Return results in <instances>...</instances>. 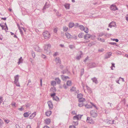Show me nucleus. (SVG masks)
Instances as JSON below:
<instances>
[{
  "label": "nucleus",
  "mask_w": 128,
  "mask_h": 128,
  "mask_svg": "<svg viewBox=\"0 0 128 128\" xmlns=\"http://www.w3.org/2000/svg\"><path fill=\"white\" fill-rule=\"evenodd\" d=\"M35 50L36 51L40 52L41 51V50L39 47L37 46H36L34 48Z\"/></svg>",
  "instance_id": "obj_14"
},
{
  "label": "nucleus",
  "mask_w": 128,
  "mask_h": 128,
  "mask_svg": "<svg viewBox=\"0 0 128 128\" xmlns=\"http://www.w3.org/2000/svg\"><path fill=\"white\" fill-rule=\"evenodd\" d=\"M91 116L93 118H96L98 116V113L96 110H91L90 112Z\"/></svg>",
  "instance_id": "obj_1"
},
{
  "label": "nucleus",
  "mask_w": 128,
  "mask_h": 128,
  "mask_svg": "<svg viewBox=\"0 0 128 128\" xmlns=\"http://www.w3.org/2000/svg\"><path fill=\"white\" fill-rule=\"evenodd\" d=\"M18 110L20 111H22L24 110V109L22 108V107L20 108H18Z\"/></svg>",
  "instance_id": "obj_48"
},
{
  "label": "nucleus",
  "mask_w": 128,
  "mask_h": 128,
  "mask_svg": "<svg viewBox=\"0 0 128 128\" xmlns=\"http://www.w3.org/2000/svg\"><path fill=\"white\" fill-rule=\"evenodd\" d=\"M16 103L15 102L14 103H12L11 104V105H12V106H14L15 107L16 106Z\"/></svg>",
  "instance_id": "obj_56"
},
{
  "label": "nucleus",
  "mask_w": 128,
  "mask_h": 128,
  "mask_svg": "<svg viewBox=\"0 0 128 128\" xmlns=\"http://www.w3.org/2000/svg\"><path fill=\"white\" fill-rule=\"evenodd\" d=\"M112 24V22H111L109 24L108 27H110V28H111L112 27V25H111V24Z\"/></svg>",
  "instance_id": "obj_57"
},
{
  "label": "nucleus",
  "mask_w": 128,
  "mask_h": 128,
  "mask_svg": "<svg viewBox=\"0 0 128 128\" xmlns=\"http://www.w3.org/2000/svg\"><path fill=\"white\" fill-rule=\"evenodd\" d=\"M52 112L51 111H48L46 112V114L47 116H50V114H52Z\"/></svg>",
  "instance_id": "obj_21"
},
{
  "label": "nucleus",
  "mask_w": 128,
  "mask_h": 128,
  "mask_svg": "<svg viewBox=\"0 0 128 128\" xmlns=\"http://www.w3.org/2000/svg\"><path fill=\"white\" fill-rule=\"evenodd\" d=\"M104 50L103 48H101L100 49H99L98 50V51L101 52H103Z\"/></svg>",
  "instance_id": "obj_60"
},
{
  "label": "nucleus",
  "mask_w": 128,
  "mask_h": 128,
  "mask_svg": "<svg viewBox=\"0 0 128 128\" xmlns=\"http://www.w3.org/2000/svg\"><path fill=\"white\" fill-rule=\"evenodd\" d=\"M91 80H92V81L95 84H97L98 83V80L97 78L96 77H94V78H92Z\"/></svg>",
  "instance_id": "obj_15"
},
{
  "label": "nucleus",
  "mask_w": 128,
  "mask_h": 128,
  "mask_svg": "<svg viewBox=\"0 0 128 128\" xmlns=\"http://www.w3.org/2000/svg\"><path fill=\"white\" fill-rule=\"evenodd\" d=\"M113 26L116 27V22H113L112 21V27Z\"/></svg>",
  "instance_id": "obj_47"
},
{
  "label": "nucleus",
  "mask_w": 128,
  "mask_h": 128,
  "mask_svg": "<svg viewBox=\"0 0 128 128\" xmlns=\"http://www.w3.org/2000/svg\"><path fill=\"white\" fill-rule=\"evenodd\" d=\"M82 52L80 51L79 52V55L78 56H77L76 57V59L78 60H80L81 57L82 55Z\"/></svg>",
  "instance_id": "obj_10"
},
{
  "label": "nucleus",
  "mask_w": 128,
  "mask_h": 128,
  "mask_svg": "<svg viewBox=\"0 0 128 128\" xmlns=\"http://www.w3.org/2000/svg\"><path fill=\"white\" fill-rule=\"evenodd\" d=\"M84 36V34L82 33H80L78 35V37L80 38H82Z\"/></svg>",
  "instance_id": "obj_36"
},
{
  "label": "nucleus",
  "mask_w": 128,
  "mask_h": 128,
  "mask_svg": "<svg viewBox=\"0 0 128 128\" xmlns=\"http://www.w3.org/2000/svg\"><path fill=\"white\" fill-rule=\"evenodd\" d=\"M85 99L82 98L78 99V101L79 102H83L85 101Z\"/></svg>",
  "instance_id": "obj_23"
},
{
  "label": "nucleus",
  "mask_w": 128,
  "mask_h": 128,
  "mask_svg": "<svg viewBox=\"0 0 128 128\" xmlns=\"http://www.w3.org/2000/svg\"><path fill=\"white\" fill-rule=\"evenodd\" d=\"M19 30H20V34H21V35L22 36L23 35V32L22 31V30H21V29L19 28Z\"/></svg>",
  "instance_id": "obj_51"
},
{
  "label": "nucleus",
  "mask_w": 128,
  "mask_h": 128,
  "mask_svg": "<svg viewBox=\"0 0 128 128\" xmlns=\"http://www.w3.org/2000/svg\"><path fill=\"white\" fill-rule=\"evenodd\" d=\"M86 122H87L91 124H93L94 122V121L91 118L88 117L86 120Z\"/></svg>",
  "instance_id": "obj_6"
},
{
  "label": "nucleus",
  "mask_w": 128,
  "mask_h": 128,
  "mask_svg": "<svg viewBox=\"0 0 128 128\" xmlns=\"http://www.w3.org/2000/svg\"><path fill=\"white\" fill-rule=\"evenodd\" d=\"M82 94H78L77 95V98H78V99H80V98H82Z\"/></svg>",
  "instance_id": "obj_38"
},
{
  "label": "nucleus",
  "mask_w": 128,
  "mask_h": 128,
  "mask_svg": "<svg viewBox=\"0 0 128 128\" xmlns=\"http://www.w3.org/2000/svg\"><path fill=\"white\" fill-rule=\"evenodd\" d=\"M61 77L63 80H64L65 79H67V78H69V77L68 76H64L63 75H62Z\"/></svg>",
  "instance_id": "obj_29"
},
{
  "label": "nucleus",
  "mask_w": 128,
  "mask_h": 128,
  "mask_svg": "<svg viewBox=\"0 0 128 128\" xmlns=\"http://www.w3.org/2000/svg\"><path fill=\"white\" fill-rule=\"evenodd\" d=\"M112 40L113 41H115L116 42H118V40L117 39H115V38H114V39H112Z\"/></svg>",
  "instance_id": "obj_55"
},
{
  "label": "nucleus",
  "mask_w": 128,
  "mask_h": 128,
  "mask_svg": "<svg viewBox=\"0 0 128 128\" xmlns=\"http://www.w3.org/2000/svg\"><path fill=\"white\" fill-rule=\"evenodd\" d=\"M86 88L88 90V92L90 93H91L92 92V89L88 86H86Z\"/></svg>",
  "instance_id": "obj_16"
},
{
  "label": "nucleus",
  "mask_w": 128,
  "mask_h": 128,
  "mask_svg": "<svg viewBox=\"0 0 128 128\" xmlns=\"http://www.w3.org/2000/svg\"><path fill=\"white\" fill-rule=\"evenodd\" d=\"M64 66H63L62 65H60V68L61 69H63V68H64Z\"/></svg>",
  "instance_id": "obj_61"
},
{
  "label": "nucleus",
  "mask_w": 128,
  "mask_h": 128,
  "mask_svg": "<svg viewBox=\"0 0 128 128\" xmlns=\"http://www.w3.org/2000/svg\"><path fill=\"white\" fill-rule=\"evenodd\" d=\"M68 70L67 69L64 70L61 72V73L63 74H64L68 73Z\"/></svg>",
  "instance_id": "obj_26"
},
{
  "label": "nucleus",
  "mask_w": 128,
  "mask_h": 128,
  "mask_svg": "<svg viewBox=\"0 0 128 128\" xmlns=\"http://www.w3.org/2000/svg\"><path fill=\"white\" fill-rule=\"evenodd\" d=\"M23 60L22 58V57H20L19 60V61L18 62V64H19L20 63L22 62Z\"/></svg>",
  "instance_id": "obj_24"
},
{
  "label": "nucleus",
  "mask_w": 128,
  "mask_h": 128,
  "mask_svg": "<svg viewBox=\"0 0 128 128\" xmlns=\"http://www.w3.org/2000/svg\"><path fill=\"white\" fill-rule=\"evenodd\" d=\"M67 86H66V84H64L63 86V87L65 89H66L67 88Z\"/></svg>",
  "instance_id": "obj_53"
},
{
  "label": "nucleus",
  "mask_w": 128,
  "mask_h": 128,
  "mask_svg": "<svg viewBox=\"0 0 128 128\" xmlns=\"http://www.w3.org/2000/svg\"><path fill=\"white\" fill-rule=\"evenodd\" d=\"M90 38V36H89V35L88 34H86L84 36V39L86 40L88 38Z\"/></svg>",
  "instance_id": "obj_25"
},
{
  "label": "nucleus",
  "mask_w": 128,
  "mask_h": 128,
  "mask_svg": "<svg viewBox=\"0 0 128 128\" xmlns=\"http://www.w3.org/2000/svg\"><path fill=\"white\" fill-rule=\"evenodd\" d=\"M56 95V93H53V94H51V97H53H53H54L55 96V95Z\"/></svg>",
  "instance_id": "obj_50"
},
{
  "label": "nucleus",
  "mask_w": 128,
  "mask_h": 128,
  "mask_svg": "<svg viewBox=\"0 0 128 128\" xmlns=\"http://www.w3.org/2000/svg\"><path fill=\"white\" fill-rule=\"evenodd\" d=\"M97 39L98 40L100 41V42H104V39L100 38V37H98Z\"/></svg>",
  "instance_id": "obj_34"
},
{
  "label": "nucleus",
  "mask_w": 128,
  "mask_h": 128,
  "mask_svg": "<svg viewBox=\"0 0 128 128\" xmlns=\"http://www.w3.org/2000/svg\"><path fill=\"white\" fill-rule=\"evenodd\" d=\"M31 53H32V56L33 57V58H34L35 56V55L34 52L33 51H32Z\"/></svg>",
  "instance_id": "obj_44"
},
{
  "label": "nucleus",
  "mask_w": 128,
  "mask_h": 128,
  "mask_svg": "<svg viewBox=\"0 0 128 128\" xmlns=\"http://www.w3.org/2000/svg\"><path fill=\"white\" fill-rule=\"evenodd\" d=\"M85 107L87 108H92V106H91L89 105L88 104H86L85 105Z\"/></svg>",
  "instance_id": "obj_35"
},
{
  "label": "nucleus",
  "mask_w": 128,
  "mask_h": 128,
  "mask_svg": "<svg viewBox=\"0 0 128 128\" xmlns=\"http://www.w3.org/2000/svg\"><path fill=\"white\" fill-rule=\"evenodd\" d=\"M78 122L77 121H76V122H75V121L73 122V124L75 126H76V125H78Z\"/></svg>",
  "instance_id": "obj_45"
},
{
  "label": "nucleus",
  "mask_w": 128,
  "mask_h": 128,
  "mask_svg": "<svg viewBox=\"0 0 128 128\" xmlns=\"http://www.w3.org/2000/svg\"><path fill=\"white\" fill-rule=\"evenodd\" d=\"M71 82L70 80L68 81L66 83L67 85L68 86H70L71 85Z\"/></svg>",
  "instance_id": "obj_27"
},
{
  "label": "nucleus",
  "mask_w": 128,
  "mask_h": 128,
  "mask_svg": "<svg viewBox=\"0 0 128 128\" xmlns=\"http://www.w3.org/2000/svg\"><path fill=\"white\" fill-rule=\"evenodd\" d=\"M78 115H76L74 116L73 117V120H78L79 119Z\"/></svg>",
  "instance_id": "obj_32"
},
{
  "label": "nucleus",
  "mask_w": 128,
  "mask_h": 128,
  "mask_svg": "<svg viewBox=\"0 0 128 128\" xmlns=\"http://www.w3.org/2000/svg\"><path fill=\"white\" fill-rule=\"evenodd\" d=\"M73 38L76 39L77 38V36L76 35H74L73 37Z\"/></svg>",
  "instance_id": "obj_64"
},
{
  "label": "nucleus",
  "mask_w": 128,
  "mask_h": 128,
  "mask_svg": "<svg viewBox=\"0 0 128 128\" xmlns=\"http://www.w3.org/2000/svg\"><path fill=\"white\" fill-rule=\"evenodd\" d=\"M4 122L8 124L9 122V121L8 120H4Z\"/></svg>",
  "instance_id": "obj_62"
},
{
  "label": "nucleus",
  "mask_w": 128,
  "mask_h": 128,
  "mask_svg": "<svg viewBox=\"0 0 128 128\" xmlns=\"http://www.w3.org/2000/svg\"><path fill=\"white\" fill-rule=\"evenodd\" d=\"M112 53L111 52H108L105 55V58L107 59L110 57L111 56Z\"/></svg>",
  "instance_id": "obj_9"
},
{
  "label": "nucleus",
  "mask_w": 128,
  "mask_h": 128,
  "mask_svg": "<svg viewBox=\"0 0 128 128\" xmlns=\"http://www.w3.org/2000/svg\"><path fill=\"white\" fill-rule=\"evenodd\" d=\"M57 29L56 28H55L54 30V33H56V32H57Z\"/></svg>",
  "instance_id": "obj_59"
},
{
  "label": "nucleus",
  "mask_w": 128,
  "mask_h": 128,
  "mask_svg": "<svg viewBox=\"0 0 128 128\" xmlns=\"http://www.w3.org/2000/svg\"><path fill=\"white\" fill-rule=\"evenodd\" d=\"M36 114V112H34L33 113H32L30 116L29 117V118L30 119H32L35 116Z\"/></svg>",
  "instance_id": "obj_12"
},
{
  "label": "nucleus",
  "mask_w": 128,
  "mask_h": 128,
  "mask_svg": "<svg viewBox=\"0 0 128 128\" xmlns=\"http://www.w3.org/2000/svg\"><path fill=\"white\" fill-rule=\"evenodd\" d=\"M14 84H16L17 86L20 87V85L18 82L19 79L18 75H17L15 76L14 77Z\"/></svg>",
  "instance_id": "obj_3"
},
{
  "label": "nucleus",
  "mask_w": 128,
  "mask_h": 128,
  "mask_svg": "<svg viewBox=\"0 0 128 128\" xmlns=\"http://www.w3.org/2000/svg\"><path fill=\"white\" fill-rule=\"evenodd\" d=\"M69 48L71 49H72L75 48V46H74L72 45H70L69 46Z\"/></svg>",
  "instance_id": "obj_46"
},
{
  "label": "nucleus",
  "mask_w": 128,
  "mask_h": 128,
  "mask_svg": "<svg viewBox=\"0 0 128 128\" xmlns=\"http://www.w3.org/2000/svg\"><path fill=\"white\" fill-rule=\"evenodd\" d=\"M65 34L66 38H68L69 39L72 37V36L68 32H66Z\"/></svg>",
  "instance_id": "obj_13"
},
{
  "label": "nucleus",
  "mask_w": 128,
  "mask_h": 128,
  "mask_svg": "<svg viewBox=\"0 0 128 128\" xmlns=\"http://www.w3.org/2000/svg\"><path fill=\"white\" fill-rule=\"evenodd\" d=\"M76 88L74 86H72L70 89V91H73L75 90Z\"/></svg>",
  "instance_id": "obj_43"
},
{
  "label": "nucleus",
  "mask_w": 128,
  "mask_h": 128,
  "mask_svg": "<svg viewBox=\"0 0 128 128\" xmlns=\"http://www.w3.org/2000/svg\"><path fill=\"white\" fill-rule=\"evenodd\" d=\"M118 10V8L114 4H112V10L114 11Z\"/></svg>",
  "instance_id": "obj_19"
},
{
  "label": "nucleus",
  "mask_w": 128,
  "mask_h": 128,
  "mask_svg": "<svg viewBox=\"0 0 128 128\" xmlns=\"http://www.w3.org/2000/svg\"><path fill=\"white\" fill-rule=\"evenodd\" d=\"M51 47V45L50 44H46L45 45L44 50L47 54L49 53L50 52V49Z\"/></svg>",
  "instance_id": "obj_2"
},
{
  "label": "nucleus",
  "mask_w": 128,
  "mask_h": 128,
  "mask_svg": "<svg viewBox=\"0 0 128 128\" xmlns=\"http://www.w3.org/2000/svg\"><path fill=\"white\" fill-rule=\"evenodd\" d=\"M111 35L109 34H106V35H105V36H106V37H109Z\"/></svg>",
  "instance_id": "obj_54"
},
{
  "label": "nucleus",
  "mask_w": 128,
  "mask_h": 128,
  "mask_svg": "<svg viewBox=\"0 0 128 128\" xmlns=\"http://www.w3.org/2000/svg\"><path fill=\"white\" fill-rule=\"evenodd\" d=\"M48 106L50 110H52L53 108V106L52 102L51 101H49L48 102Z\"/></svg>",
  "instance_id": "obj_8"
},
{
  "label": "nucleus",
  "mask_w": 128,
  "mask_h": 128,
  "mask_svg": "<svg viewBox=\"0 0 128 128\" xmlns=\"http://www.w3.org/2000/svg\"><path fill=\"white\" fill-rule=\"evenodd\" d=\"M90 103L92 105V106H93L95 108H96L97 110H98V108L96 107V106L94 104H93V103H92V102H90Z\"/></svg>",
  "instance_id": "obj_49"
},
{
  "label": "nucleus",
  "mask_w": 128,
  "mask_h": 128,
  "mask_svg": "<svg viewBox=\"0 0 128 128\" xmlns=\"http://www.w3.org/2000/svg\"><path fill=\"white\" fill-rule=\"evenodd\" d=\"M96 66V64L94 62H91L89 64L88 66L90 68H92L95 67Z\"/></svg>",
  "instance_id": "obj_7"
},
{
  "label": "nucleus",
  "mask_w": 128,
  "mask_h": 128,
  "mask_svg": "<svg viewBox=\"0 0 128 128\" xmlns=\"http://www.w3.org/2000/svg\"><path fill=\"white\" fill-rule=\"evenodd\" d=\"M74 24L72 22H70L68 26L70 28H72L74 26Z\"/></svg>",
  "instance_id": "obj_22"
},
{
  "label": "nucleus",
  "mask_w": 128,
  "mask_h": 128,
  "mask_svg": "<svg viewBox=\"0 0 128 128\" xmlns=\"http://www.w3.org/2000/svg\"><path fill=\"white\" fill-rule=\"evenodd\" d=\"M49 4H47V3L46 2L45 5H44V6L43 8V10H44L45 9L47 8H48L49 7Z\"/></svg>",
  "instance_id": "obj_20"
},
{
  "label": "nucleus",
  "mask_w": 128,
  "mask_h": 128,
  "mask_svg": "<svg viewBox=\"0 0 128 128\" xmlns=\"http://www.w3.org/2000/svg\"><path fill=\"white\" fill-rule=\"evenodd\" d=\"M55 60L56 62V64H58V63L60 64L61 63V61L59 57H56V58Z\"/></svg>",
  "instance_id": "obj_11"
},
{
  "label": "nucleus",
  "mask_w": 128,
  "mask_h": 128,
  "mask_svg": "<svg viewBox=\"0 0 128 128\" xmlns=\"http://www.w3.org/2000/svg\"><path fill=\"white\" fill-rule=\"evenodd\" d=\"M55 12H56V16L59 17H60L61 16V14L60 13H59V12L57 11L56 10H55Z\"/></svg>",
  "instance_id": "obj_31"
},
{
  "label": "nucleus",
  "mask_w": 128,
  "mask_h": 128,
  "mask_svg": "<svg viewBox=\"0 0 128 128\" xmlns=\"http://www.w3.org/2000/svg\"><path fill=\"white\" fill-rule=\"evenodd\" d=\"M95 44V43L93 42H92L90 43L89 44H88V46L91 47V46H92L94 45Z\"/></svg>",
  "instance_id": "obj_37"
},
{
  "label": "nucleus",
  "mask_w": 128,
  "mask_h": 128,
  "mask_svg": "<svg viewBox=\"0 0 128 128\" xmlns=\"http://www.w3.org/2000/svg\"><path fill=\"white\" fill-rule=\"evenodd\" d=\"M105 34H104V33L102 32H101L99 34V35L98 36V37L102 36H103L104 35V36H105Z\"/></svg>",
  "instance_id": "obj_42"
},
{
  "label": "nucleus",
  "mask_w": 128,
  "mask_h": 128,
  "mask_svg": "<svg viewBox=\"0 0 128 128\" xmlns=\"http://www.w3.org/2000/svg\"><path fill=\"white\" fill-rule=\"evenodd\" d=\"M42 57L43 58H46V56H45L44 54H42Z\"/></svg>",
  "instance_id": "obj_63"
},
{
  "label": "nucleus",
  "mask_w": 128,
  "mask_h": 128,
  "mask_svg": "<svg viewBox=\"0 0 128 128\" xmlns=\"http://www.w3.org/2000/svg\"><path fill=\"white\" fill-rule=\"evenodd\" d=\"M43 35L45 39H47L50 37V34L47 31H45L43 32Z\"/></svg>",
  "instance_id": "obj_4"
},
{
  "label": "nucleus",
  "mask_w": 128,
  "mask_h": 128,
  "mask_svg": "<svg viewBox=\"0 0 128 128\" xmlns=\"http://www.w3.org/2000/svg\"><path fill=\"white\" fill-rule=\"evenodd\" d=\"M65 8L67 9H69L70 8V4H66L64 5Z\"/></svg>",
  "instance_id": "obj_18"
},
{
  "label": "nucleus",
  "mask_w": 128,
  "mask_h": 128,
  "mask_svg": "<svg viewBox=\"0 0 128 128\" xmlns=\"http://www.w3.org/2000/svg\"><path fill=\"white\" fill-rule=\"evenodd\" d=\"M23 115L25 117H28L29 116V114H28L27 112L24 113Z\"/></svg>",
  "instance_id": "obj_33"
},
{
  "label": "nucleus",
  "mask_w": 128,
  "mask_h": 128,
  "mask_svg": "<svg viewBox=\"0 0 128 128\" xmlns=\"http://www.w3.org/2000/svg\"><path fill=\"white\" fill-rule=\"evenodd\" d=\"M45 121L46 124H48L50 123V119H47L45 120Z\"/></svg>",
  "instance_id": "obj_28"
},
{
  "label": "nucleus",
  "mask_w": 128,
  "mask_h": 128,
  "mask_svg": "<svg viewBox=\"0 0 128 128\" xmlns=\"http://www.w3.org/2000/svg\"><path fill=\"white\" fill-rule=\"evenodd\" d=\"M3 122L2 120L0 118V126L2 125L3 124Z\"/></svg>",
  "instance_id": "obj_52"
},
{
  "label": "nucleus",
  "mask_w": 128,
  "mask_h": 128,
  "mask_svg": "<svg viewBox=\"0 0 128 128\" xmlns=\"http://www.w3.org/2000/svg\"><path fill=\"white\" fill-rule=\"evenodd\" d=\"M69 128H76L75 126H70Z\"/></svg>",
  "instance_id": "obj_58"
},
{
  "label": "nucleus",
  "mask_w": 128,
  "mask_h": 128,
  "mask_svg": "<svg viewBox=\"0 0 128 128\" xmlns=\"http://www.w3.org/2000/svg\"><path fill=\"white\" fill-rule=\"evenodd\" d=\"M63 29L64 31L66 32L68 30V28L66 26H64L63 27Z\"/></svg>",
  "instance_id": "obj_41"
},
{
  "label": "nucleus",
  "mask_w": 128,
  "mask_h": 128,
  "mask_svg": "<svg viewBox=\"0 0 128 128\" xmlns=\"http://www.w3.org/2000/svg\"><path fill=\"white\" fill-rule=\"evenodd\" d=\"M56 82L54 81H52L51 82V84L52 86H55L56 85Z\"/></svg>",
  "instance_id": "obj_39"
},
{
  "label": "nucleus",
  "mask_w": 128,
  "mask_h": 128,
  "mask_svg": "<svg viewBox=\"0 0 128 128\" xmlns=\"http://www.w3.org/2000/svg\"><path fill=\"white\" fill-rule=\"evenodd\" d=\"M79 28L82 30H84V32L86 33L88 32V29L87 28H86V30H85L84 27L82 25H80L79 26Z\"/></svg>",
  "instance_id": "obj_5"
},
{
  "label": "nucleus",
  "mask_w": 128,
  "mask_h": 128,
  "mask_svg": "<svg viewBox=\"0 0 128 128\" xmlns=\"http://www.w3.org/2000/svg\"><path fill=\"white\" fill-rule=\"evenodd\" d=\"M84 105L83 102H79L78 104V106L80 107H82Z\"/></svg>",
  "instance_id": "obj_40"
},
{
  "label": "nucleus",
  "mask_w": 128,
  "mask_h": 128,
  "mask_svg": "<svg viewBox=\"0 0 128 128\" xmlns=\"http://www.w3.org/2000/svg\"><path fill=\"white\" fill-rule=\"evenodd\" d=\"M55 80L56 81V83L58 84H60L61 82V80L59 79V78H56L55 79Z\"/></svg>",
  "instance_id": "obj_17"
},
{
  "label": "nucleus",
  "mask_w": 128,
  "mask_h": 128,
  "mask_svg": "<svg viewBox=\"0 0 128 128\" xmlns=\"http://www.w3.org/2000/svg\"><path fill=\"white\" fill-rule=\"evenodd\" d=\"M53 99L54 100H56L57 101H59V98L57 96H55L54 97H53Z\"/></svg>",
  "instance_id": "obj_30"
}]
</instances>
